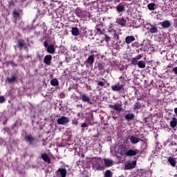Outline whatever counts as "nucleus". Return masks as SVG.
<instances>
[{
	"label": "nucleus",
	"instance_id": "obj_31",
	"mask_svg": "<svg viewBox=\"0 0 177 177\" xmlns=\"http://www.w3.org/2000/svg\"><path fill=\"white\" fill-rule=\"evenodd\" d=\"M6 66L9 67V66H12V67H17V64L15 62V61H7L6 62Z\"/></svg>",
	"mask_w": 177,
	"mask_h": 177
},
{
	"label": "nucleus",
	"instance_id": "obj_19",
	"mask_svg": "<svg viewBox=\"0 0 177 177\" xmlns=\"http://www.w3.org/2000/svg\"><path fill=\"white\" fill-rule=\"evenodd\" d=\"M52 59L53 57L51 55H48L45 56V64H46L47 66H50L51 63H52Z\"/></svg>",
	"mask_w": 177,
	"mask_h": 177
},
{
	"label": "nucleus",
	"instance_id": "obj_5",
	"mask_svg": "<svg viewBox=\"0 0 177 177\" xmlns=\"http://www.w3.org/2000/svg\"><path fill=\"white\" fill-rule=\"evenodd\" d=\"M58 125H66L70 122V119L66 116H62L57 120Z\"/></svg>",
	"mask_w": 177,
	"mask_h": 177
},
{
	"label": "nucleus",
	"instance_id": "obj_35",
	"mask_svg": "<svg viewBox=\"0 0 177 177\" xmlns=\"http://www.w3.org/2000/svg\"><path fill=\"white\" fill-rule=\"evenodd\" d=\"M75 14L76 15V16H77V17H81V16H82V11L81 10V9L77 8L75 10Z\"/></svg>",
	"mask_w": 177,
	"mask_h": 177
},
{
	"label": "nucleus",
	"instance_id": "obj_46",
	"mask_svg": "<svg viewBox=\"0 0 177 177\" xmlns=\"http://www.w3.org/2000/svg\"><path fill=\"white\" fill-rule=\"evenodd\" d=\"M115 49H116V50H120V49H121L120 44H115Z\"/></svg>",
	"mask_w": 177,
	"mask_h": 177
},
{
	"label": "nucleus",
	"instance_id": "obj_8",
	"mask_svg": "<svg viewBox=\"0 0 177 177\" xmlns=\"http://www.w3.org/2000/svg\"><path fill=\"white\" fill-rule=\"evenodd\" d=\"M111 109H113L117 113H121L122 111V104H114L109 105Z\"/></svg>",
	"mask_w": 177,
	"mask_h": 177
},
{
	"label": "nucleus",
	"instance_id": "obj_54",
	"mask_svg": "<svg viewBox=\"0 0 177 177\" xmlns=\"http://www.w3.org/2000/svg\"><path fill=\"white\" fill-rule=\"evenodd\" d=\"M130 2L132 1V3H133V1L135 0H129Z\"/></svg>",
	"mask_w": 177,
	"mask_h": 177
},
{
	"label": "nucleus",
	"instance_id": "obj_47",
	"mask_svg": "<svg viewBox=\"0 0 177 177\" xmlns=\"http://www.w3.org/2000/svg\"><path fill=\"white\" fill-rule=\"evenodd\" d=\"M5 102V97L3 96L0 95V103H3Z\"/></svg>",
	"mask_w": 177,
	"mask_h": 177
},
{
	"label": "nucleus",
	"instance_id": "obj_21",
	"mask_svg": "<svg viewBox=\"0 0 177 177\" xmlns=\"http://www.w3.org/2000/svg\"><path fill=\"white\" fill-rule=\"evenodd\" d=\"M71 34L73 37H78L80 35V29L77 27L72 28Z\"/></svg>",
	"mask_w": 177,
	"mask_h": 177
},
{
	"label": "nucleus",
	"instance_id": "obj_56",
	"mask_svg": "<svg viewBox=\"0 0 177 177\" xmlns=\"http://www.w3.org/2000/svg\"><path fill=\"white\" fill-rule=\"evenodd\" d=\"M43 5H45V1H43Z\"/></svg>",
	"mask_w": 177,
	"mask_h": 177
},
{
	"label": "nucleus",
	"instance_id": "obj_14",
	"mask_svg": "<svg viewBox=\"0 0 177 177\" xmlns=\"http://www.w3.org/2000/svg\"><path fill=\"white\" fill-rule=\"evenodd\" d=\"M117 24H120L121 27H127V20L124 18H118L116 20Z\"/></svg>",
	"mask_w": 177,
	"mask_h": 177
},
{
	"label": "nucleus",
	"instance_id": "obj_38",
	"mask_svg": "<svg viewBox=\"0 0 177 177\" xmlns=\"http://www.w3.org/2000/svg\"><path fill=\"white\" fill-rule=\"evenodd\" d=\"M138 60L136 57H133L131 59V64L133 66H136L138 64Z\"/></svg>",
	"mask_w": 177,
	"mask_h": 177
},
{
	"label": "nucleus",
	"instance_id": "obj_20",
	"mask_svg": "<svg viewBox=\"0 0 177 177\" xmlns=\"http://www.w3.org/2000/svg\"><path fill=\"white\" fill-rule=\"evenodd\" d=\"M138 153H139V150L138 149H130L129 151H127L126 156H136V154H138Z\"/></svg>",
	"mask_w": 177,
	"mask_h": 177
},
{
	"label": "nucleus",
	"instance_id": "obj_26",
	"mask_svg": "<svg viewBox=\"0 0 177 177\" xmlns=\"http://www.w3.org/2000/svg\"><path fill=\"white\" fill-rule=\"evenodd\" d=\"M21 120H17L14 124H12L11 129H15V128L21 127Z\"/></svg>",
	"mask_w": 177,
	"mask_h": 177
},
{
	"label": "nucleus",
	"instance_id": "obj_49",
	"mask_svg": "<svg viewBox=\"0 0 177 177\" xmlns=\"http://www.w3.org/2000/svg\"><path fill=\"white\" fill-rule=\"evenodd\" d=\"M138 136H139L138 139H141V140L142 139L145 138V135L143 134H139Z\"/></svg>",
	"mask_w": 177,
	"mask_h": 177
},
{
	"label": "nucleus",
	"instance_id": "obj_6",
	"mask_svg": "<svg viewBox=\"0 0 177 177\" xmlns=\"http://www.w3.org/2000/svg\"><path fill=\"white\" fill-rule=\"evenodd\" d=\"M45 46L47 48V52L48 53H50V55H54V53L56 52V48H55V44H48V43H45Z\"/></svg>",
	"mask_w": 177,
	"mask_h": 177
},
{
	"label": "nucleus",
	"instance_id": "obj_48",
	"mask_svg": "<svg viewBox=\"0 0 177 177\" xmlns=\"http://www.w3.org/2000/svg\"><path fill=\"white\" fill-rule=\"evenodd\" d=\"M97 85H99L100 86H104V83L100 81V82H98Z\"/></svg>",
	"mask_w": 177,
	"mask_h": 177
},
{
	"label": "nucleus",
	"instance_id": "obj_28",
	"mask_svg": "<svg viewBox=\"0 0 177 177\" xmlns=\"http://www.w3.org/2000/svg\"><path fill=\"white\" fill-rule=\"evenodd\" d=\"M116 10L118 12V13H121V12H123V10H125V6L119 3L117 6H116Z\"/></svg>",
	"mask_w": 177,
	"mask_h": 177
},
{
	"label": "nucleus",
	"instance_id": "obj_13",
	"mask_svg": "<svg viewBox=\"0 0 177 177\" xmlns=\"http://www.w3.org/2000/svg\"><path fill=\"white\" fill-rule=\"evenodd\" d=\"M24 139L29 145H34V140H35V138L31 135L26 136Z\"/></svg>",
	"mask_w": 177,
	"mask_h": 177
},
{
	"label": "nucleus",
	"instance_id": "obj_30",
	"mask_svg": "<svg viewBox=\"0 0 177 177\" xmlns=\"http://www.w3.org/2000/svg\"><path fill=\"white\" fill-rule=\"evenodd\" d=\"M177 125V119L176 118H173L170 121V126L171 128H175Z\"/></svg>",
	"mask_w": 177,
	"mask_h": 177
},
{
	"label": "nucleus",
	"instance_id": "obj_3",
	"mask_svg": "<svg viewBox=\"0 0 177 177\" xmlns=\"http://www.w3.org/2000/svg\"><path fill=\"white\" fill-rule=\"evenodd\" d=\"M45 162H47V164H49L48 165L46 166L47 167L46 169V174H49L52 172L53 169H52V162H50V158H49V156L48 155H45Z\"/></svg>",
	"mask_w": 177,
	"mask_h": 177
},
{
	"label": "nucleus",
	"instance_id": "obj_50",
	"mask_svg": "<svg viewBox=\"0 0 177 177\" xmlns=\"http://www.w3.org/2000/svg\"><path fill=\"white\" fill-rule=\"evenodd\" d=\"M82 128H86L88 127V124H86V123H83L81 125Z\"/></svg>",
	"mask_w": 177,
	"mask_h": 177
},
{
	"label": "nucleus",
	"instance_id": "obj_36",
	"mask_svg": "<svg viewBox=\"0 0 177 177\" xmlns=\"http://www.w3.org/2000/svg\"><path fill=\"white\" fill-rule=\"evenodd\" d=\"M138 66L139 68H145V67H146V63H145L143 61H139L138 62Z\"/></svg>",
	"mask_w": 177,
	"mask_h": 177
},
{
	"label": "nucleus",
	"instance_id": "obj_44",
	"mask_svg": "<svg viewBox=\"0 0 177 177\" xmlns=\"http://www.w3.org/2000/svg\"><path fill=\"white\" fill-rule=\"evenodd\" d=\"M72 124H73V125H78V119L74 118L72 120Z\"/></svg>",
	"mask_w": 177,
	"mask_h": 177
},
{
	"label": "nucleus",
	"instance_id": "obj_4",
	"mask_svg": "<svg viewBox=\"0 0 177 177\" xmlns=\"http://www.w3.org/2000/svg\"><path fill=\"white\" fill-rule=\"evenodd\" d=\"M17 48L21 50L23 48H24L26 50L28 49V46H27V44H26V41L23 39H20L18 40L17 43Z\"/></svg>",
	"mask_w": 177,
	"mask_h": 177
},
{
	"label": "nucleus",
	"instance_id": "obj_9",
	"mask_svg": "<svg viewBox=\"0 0 177 177\" xmlns=\"http://www.w3.org/2000/svg\"><path fill=\"white\" fill-rule=\"evenodd\" d=\"M111 88L114 92H120V91L124 89V85L117 83L116 84L112 85Z\"/></svg>",
	"mask_w": 177,
	"mask_h": 177
},
{
	"label": "nucleus",
	"instance_id": "obj_23",
	"mask_svg": "<svg viewBox=\"0 0 177 177\" xmlns=\"http://www.w3.org/2000/svg\"><path fill=\"white\" fill-rule=\"evenodd\" d=\"M169 147H170L171 150H172L173 153H176L177 151V144L175 142H171L169 145Z\"/></svg>",
	"mask_w": 177,
	"mask_h": 177
},
{
	"label": "nucleus",
	"instance_id": "obj_45",
	"mask_svg": "<svg viewBox=\"0 0 177 177\" xmlns=\"http://www.w3.org/2000/svg\"><path fill=\"white\" fill-rule=\"evenodd\" d=\"M142 57H143V55H142V54L138 55L136 57H135V58L138 61L140 60Z\"/></svg>",
	"mask_w": 177,
	"mask_h": 177
},
{
	"label": "nucleus",
	"instance_id": "obj_33",
	"mask_svg": "<svg viewBox=\"0 0 177 177\" xmlns=\"http://www.w3.org/2000/svg\"><path fill=\"white\" fill-rule=\"evenodd\" d=\"M50 85L53 86H57L59 85V80H57L56 78L52 79L50 80Z\"/></svg>",
	"mask_w": 177,
	"mask_h": 177
},
{
	"label": "nucleus",
	"instance_id": "obj_24",
	"mask_svg": "<svg viewBox=\"0 0 177 177\" xmlns=\"http://www.w3.org/2000/svg\"><path fill=\"white\" fill-rule=\"evenodd\" d=\"M167 162H169L171 167H176V160L174 157L168 158Z\"/></svg>",
	"mask_w": 177,
	"mask_h": 177
},
{
	"label": "nucleus",
	"instance_id": "obj_51",
	"mask_svg": "<svg viewBox=\"0 0 177 177\" xmlns=\"http://www.w3.org/2000/svg\"><path fill=\"white\" fill-rule=\"evenodd\" d=\"M173 71H174V73L177 74V67H174L173 68Z\"/></svg>",
	"mask_w": 177,
	"mask_h": 177
},
{
	"label": "nucleus",
	"instance_id": "obj_58",
	"mask_svg": "<svg viewBox=\"0 0 177 177\" xmlns=\"http://www.w3.org/2000/svg\"><path fill=\"white\" fill-rule=\"evenodd\" d=\"M44 46H45V41H44Z\"/></svg>",
	"mask_w": 177,
	"mask_h": 177
},
{
	"label": "nucleus",
	"instance_id": "obj_22",
	"mask_svg": "<svg viewBox=\"0 0 177 177\" xmlns=\"http://www.w3.org/2000/svg\"><path fill=\"white\" fill-rule=\"evenodd\" d=\"M135 118V115L133 113H129L125 115L124 119L127 121H132Z\"/></svg>",
	"mask_w": 177,
	"mask_h": 177
},
{
	"label": "nucleus",
	"instance_id": "obj_43",
	"mask_svg": "<svg viewBox=\"0 0 177 177\" xmlns=\"http://www.w3.org/2000/svg\"><path fill=\"white\" fill-rule=\"evenodd\" d=\"M103 68H104V64L100 62L98 63V69L102 71Z\"/></svg>",
	"mask_w": 177,
	"mask_h": 177
},
{
	"label": "nucleus",
	"instance_id": "obj_18",
	"mask_svg": "<svg viewBox=\"0 0 177 177\" xmlns=\"http://www.w3.org/2000/svg\"><path fill=\"white\" fill-rule=\"evenodd\" d=\"M104 162L106 167H113V164H114V161L110 158H104Z\"/></svg>",
	"mask_w": 177,
	"mask_h": 177
},
{
	"label": "nucleus",
	"instance_id": "obj_2",
	"mask_svg": "<svg viewBox=\"0 0 177 177\" xmlns=\"http://www.w3.org/2000/svg\"><path fill=\"white\" fill-rule=\"evenodd\" d=\"M55 174L57 177H66L67 176V169L64 167L59 168Z\"/></svg>",
	"mask_w": 177,
	"mask_h": 177
},
{
	"label": "nucleus",
	"instance_id": "obj_10",
	"mask_svg": "<svg viewBox=\"0 0 177 177\" xmlns=\"http://www.w3.org/2000/svg\"><path fill=\"white\" fill-rule=\"evenodd\" d=\"M129 140L132 145H138L139 142H143V140L135 136H131L129 138Z\"/></svg>",
	"mask_w": 177,
	"mask_h": 177
},
{
	"label": "nucleus",
	"instance_id": "obj_11",
	"mask_svg": "<svg viewBox=\"0 0 177 177\" xmlns=\"http://www.w3.org/2000/svg\"><path fill=\"white\" fill-rule=\"evenodd\" d=\"M6 81V82H8V84H15V82H18L17 76L16 75H13L11 77H7Z\"/></svg>",
	"mask_w": 177,
	"mask_h": 177
},
{
	"label": "nucleus",
	"instance_id": "obj_40",
	"mask_svg": "<svg viewBox=\"0 0 177 177\" xmlns=\"http://www.w3.org/2000/svg\"><path fill=\"white\" fill-rule=\"evenodd\" d=\"M111 171L110 170H106L104 173V177H111Z\"/></svg>",
	"mask_w": 177,
	"mask_h": 177
},
{
	"label": "nucleus",
	"instance_id": "obj_32",
	"mask_svg": "<svg viewBox=\"0 0 177 177\" xmlns=\"http://www.w3.org/2000/svg\"><path fill=\"white\" fill-rule=\"evenodd\" d=\"M133 107V110H140V109H142V104H140L139 102H137L135 103Z\"/></svg>",
	"mask_w": 177,
	"mask_h": 177
},
{
	"label": "nucleus",
	"instance_id": "obj_55",
	"mask_svg": "<svg viewBox=\"0 0 177 177\" xmlns=\"http://www.w3.org/2000/svg\"><path fill=\"white\" fill-rule=\"evenodd\" d=\"M27 58H28V59L30 58V55H27Z\"/></svg>",
	"mask_w": 177,
	"mask_h": 177
},
{
	"label": "nucleus",
	"instance_id": "obj_12",
	"mask_svg": "<svg viewBox=\"0 0 177 177\" xmlns=\"http://www.w3.org/2000/svg\"><path fill=\"white\" fill-rule=\"evenodd\" d=\"M136 167V160H133L132 162H130L124 165L125 169L129 170V169H133Z\"/></svg>",
	"mask_w": 177,
	"mask_h": 177
},
{
	"label": "nucleus",
	"instance_id": "obj_7",
	"mask_svg": "<svg viewBox=\"0 0 177 177\" xmlns=\"http://www.w3.org/2000/svg\"><path fill=\"white\" fill-rule=\"evenodd\" d=\"M127 150L128 149L122 145H119L118 147V153L120 156H127Z\"/></svg>",
	"mask_w": 177,
	"mask_h": 177
},
{
	"label": "nucleus",
	"instance_id": "obj_41",
	"mask_svg": "<svg viewBox=\"0 0 177 177\" xmlns=\"http://www.w3.org/2000/svg\"><path fill=\"white\" fill-rule=\"evenodd\" d=\"M12 6H15V1L11 0L8 3L9 9H12Z\"/></svg>",
	"mask_w": 177,
	"mask_h": 177
},
{
	"label": "nucleus",
	"instance_id": "obj_39",
	"mask_svg": "<svg viewBox=\"0 0 177 177\" xmlns=\"http://www.w3.org/2000/svg\"><path fill=\"white\" fill-rule=\"evenodd\" d=\"M141 142H142V146H141L142 149L143 150H146V148L147 147V143L146 142V141L143 140Z\"/></svg>",
	"mask_w": 177,
	"mask_h": 177
},
{
	"label": "nucleus",
	"instance_id": "obj_37",
	"mask_svg": "<svg viewBox=\"0 0 177 177\" xmlns=\"http://www.w3.org/2000/svg\"><path fill=\"white\" fill-rule=\"evenodd\" d=\"M102 25H97L95 26V30L97 31V34H104L103 32L102 31Z\"/></svg>",
	"mask_w": 177,
	"mask_h": 177
},
{
	"label": "nucleus",
	"instance_id": "obj_29",
	"mask_svg": "<svg viewBox=\"0 0 177 177\" xmlns=\"http://www.w3.org/2000/svg\"><path fill=\"white\" fill-rule=\"evenodd\" d=\"M81 99L83 102H86L87 103H89V102H91V98L89 97V96L86 95V94L82 95Z\"/></svg>",
	"mask_w": 177,
	"mask_h": 177
},
{
	"label": "nucleus",
	"instance_id": "obj_57",
	"mask_svg": "<svg viewBox=\"0 0 177 177\" xmlns=\"http://www.w3.org/2000/svg\"><path fill=\"white\" fill-rule=\"evenodd\" d=\"M44 63H45V58H44Z\"/></svg>",
	"mask_w": 177,
	"mask_h": 177
},
{
	"label": "nucleus",
	"instance_id": "obj_59",
	"mask_svg": "<svg viewBox=\"0 0 177 177\" xmlns=\"http://www.w3.org/2000/svg\"><path fill=\"white\" fill-rule=\"evenodd\" d=\"M144 59L146 60V57H145Z\"/></svg>",
	"mask_w": 177,
	"mask_h": 177
},
{
	"label": "nucleus",
	"instance_id": "obj_17",
	"mask_svg": "<svg viewBox=\"0 0 177 177\" xmlns=\"http://www.w3.org/2000/svg\"><path fill=\"white\" fill-rule=\"evenodd\" d=\"M163 28H169L171 27V21L169 20H165L162 22H160Z\"/></svg>",
	"mask_w": 177,
	"mask_h": 177
},
{
	"label": "nucleus",
	"instance_id": "obj_42",
	"mask_svg": "<svg viewBox=\"0 0 177 177\" xmlns=\"http://www.w3.org/2000/svg\"><path fill=\"white\" fill-rule=\"evenodd\" d=\"M104 40L106 42L109 43L110 42L111 39V37H110L109 35H104Z\"/></svg>",
	"mask_w": 177,
	"mask_h": 177
},
{
	"label": "nucleus",
	"instance_id": "obj_25",
	"mask_svg": "<svg viewBox=\"0 0 177 177\" xmlns=\"http://www.w3.org/2000/svg\"><path fill=\"white\" fill-rule=\"evenodd\" d=\"M20 12H23V10H15L12 12V16H13V19H15V20H17V19H19V17H20Z\"/></svg>",
	"mask_w": 177,
	"mask_h": 177
},
{
	"label": "nucleus",
	"instance_id": "obj_53",
	"mask_svg": "<svg viewBox=\"0 0 177 177\" xmlns=\"http://www.w3.org/2000/svg\"><path fill=\"white\" fill-rule=\"evenodd\" d=\"M77 117H81V113H78L77 114Z\"/></svg>",
	"mask_w": 177,
	"mask_h": 177
},
{
	"label": "nucleus",
	"instance_id": "obj_27",
	"mask_svg": "<svg viewBox=\"0 0 177 177\" xmlns=\"http://www.w3.org/2000/svg\"><path fill=\"white\" fill-rule=\"evenodd\" d=\"M133 41H135V37H133V36H127L125 38V42L127 44H129L131 42H133Z\"/></svg>",
	"mask_w": 177,
	"mask_h": 177
},
{
	"label": "nucleus",
	"instance_id": "obj_1",
	"mask_svg": "<svg viewBox=\"0 0 177 177\" xmlns=\"http://www.w3.org/2000/svg\"><path fill=\"white\" fill-rule=\"evenodd\" d=\"M102 160L99 158H95L93 162V168L96 171H102L103 166L100 165Z\"/></svg>",
	"mask_w": 177,
	"mask_h": 177
},
{
	"label": "nucleus",
	"instance_id": "obj_34",
	"mask_svg": "<svg viewBox=\"0 0 177 177\" xmlns=\"http://www.w3.org/2000/svg\"><path fill=\"white\" fill-rule=\"evenodd\" d=\"M149 10H156V3H151L147 5Z\"/></svg>",
	"mask_w": 177,
	"mask_h": 177
},
{
	"label": "nucleus",
	"instance_id": "obj_52",
	"mask_svg": "<svg viewBox=\"0 0 177 177\" xmlns=\"http://www.w3.org/2000/svg\"><path fill=\"white\" fill-rule=\"evenodd\" d=\"M41 158H42V160H44V161H45V153H43L41 155Z\"/></svg>",
	"mask_w": 177,
	"mask_h": 177
},
{
	"label": "nucleus",
	"instance_id": "obj_15",
	"mask_svg": "<svg viewBox=\"0 0 177 177\" xmlns=\"http://www.w3.org/2000/svg\"><path fill=\"white\" fill-rule=\"evenodd\" d=\"M149 26H150V28L149 29V32H151V34H157V32H158V28H157L156 25L149 24Z\"/></svg>",
	"mask_w": 177,
	"mask_h": 177
},
{
	"label": "nucleus",
	"instance_id": "obj_16",
	"mask_svg": "<svg viewBox=\"0 0 177 177\" xmlns=\"http://www.w3.org/2000/svg\"><path fill=\"white\" fill-rule=\"evenodd\" d=\"M95 62V55H91L88 57V58L85 61V63L92 66Z\"/></svg>",
	"mask_w": 177,
	"mask_h": 177
}]
</instances>
